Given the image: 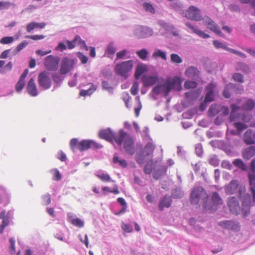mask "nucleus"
Wrapping results in <instances>:
<instances>
[{
    "instance_id": "obj_1",
    "label": "nucleus",
    "mask_w": 255,
    "mask_h": 255,
    "mask_svg": "<svg viewBox=\"0 0 255 255\" xmlns=\"http://www.w3.org/2000/svg\"><path fill=\"white\" fill-rule=\"evenodd\" d=\"M99 136L101 138L105 139L110 142H113L114 140L120 146L123 142L124 148L127 153L130 155L134 153L133 141L131 137L122 129L119 131L118 135L114 133L110 128L102 129L99 131Z\"/></svg>"
},
{
    "instance_id": "obj_2",
    "label": "nucleus",
    "mask_w": 255,
    "mask_h": 255,
    "mask_svg": "<svg viewBox=\"0 0 255 255\" xmlns=\"http://www.w3.org/2000/svg\"><path fill=\"white\" fill-rule=\"evenodd\" d=\"M255 107V101L251 99L246 100L243 103L241 107L235 104L231 105L232 111L230 115V119L231 122L236 121L239 118L238 112L243 111H250Z\"/></svg>"
},
{
    "instance_id": "obj_3",
    "label": "nucleus",
    "mask_w": 255,
    "mask_h": 255,
    "mask_svg": "<svg viewBox=\"0 0 255 255\" xmlns=\"http://www.w3.org/2000/svg\"><path fill=\"white\" fill-rule=\"evenodd\" d=\"M208 196L203 187L198 186L194 188L190 195L191 202L193 204H197L200 201L205 202Z\"/></svg>"
},
{
    "instance_id": "obj_4",
    "label": "nucleus",
    "mask_w": 255,
    "mask_h": 255,
    "mask_svg": "<svg viewBox=\"0 0 255 255\" xmlns=\"http://www.w3.org/2000/svg\"><path fill=\"white\" fill-rule=\"evenodd\" d=\"M153 29L147 26L136 25L133 27V34L139 39H143L151 36L153 35Z\"/></svg>"
},
{
    "instance_id": "obj_5",
    "label": "nucleus",
    "mask_w": 255,
    "mask_h": 255,
    "mask_svg": "<svg viewBox=\"0 0 255 255\" xmlns=\"http://www.w3.org/2000/svg\"><path fill=\"white\" fill-rule=\"evenodd\" d=\"M225 192L229 195L237 194L242 197V194L245 191L244 186L239 185L237 180H232L225 187Z\"/></svg>"
},
{
    "instance_id": "obj_6",
    "label": "nucleus",
    "mask_w": 255,
    "mask_h": 255,
    "mask_svg": "<svg viewBox=\"0 0 255 255\" xmlns=\"http://www.w3.org/2000/svg\"><path fill=\"white\" fill-rule=\"evenodd\" d=\"M133 60H129L116 65V72L123 77H127V74L130 72L133 67Z\"/></svg>"
},
{
    "instance_id": "obj_7",
    "label": "nucleus",
    "mask_w": 255,
    "mask_h": 255,
    "mask_svg": "<svg viewBox=\"0 0 255 255\" xmlns=\"http://www.w3.org/2000/svg\"><path fill=\"white\" fill-rule=\"evenodd\" d=\"M77 60L65 57L62 59L60 72L61 74H66L71 71L76 64Z\"/></svg>"
},
{
    "instance_id": "obj_8",
    "label": "nucleus",
    "mask_w": 255,
    "mask_h": 255,
    "mask_svg": "<svg viewBox=\"0 0 255 255\" xmlns=\"http://www.w3.org/2000/svg\"><path fill=\"white\" fill-rule=\"evenodd\" d=\"M185 16L188 19L195 21H201L203 18L201 15V11L198 8L194 6H190L184 12Z\"/></svg>"
},
{
    "instance_id": "obj_9",
    "label": "nucleus",
    "mask_w": 255,
    "mask_h": 255,
    "mask_svg": "<svg viewBox=\"0 0 255 255\" xmlns=\"http://www.w3.org/2000/svg\"><path fill=\"white\" fill-rule=\"evenodd\" d=\"M38 82L39 86L42 88L43 90L48 89L51 86V79L48 73L46 71L41 72L39 74Z\"/></svg>"
},
{
    "instance_id": "obj_10",
    "label": "nucleus",
    "mask_w": 255,
    "mask_h": 255,
    "mask_svg": "<svg viewBox=\"0 0 255 255\" xmlns=\"http://www.w3.org/2000/svg\"><path fill=\"white\" fill-rule=\"evenodd\" d=\"M59 61L58 57L49 55L45 58L44 65L48 71H56L58 68Z\"/></svg>"
},
{
    "instance_id": "obj_11",
    "label": "nucleus",
    "mask_w": 255,
    "mask_h": 255,
    "mask_svg": "<svg viewBox=\"0 0 255 255\" xmlns=\"http://www.w3.org/2000/svg\"><path fill=\"white\" fill-rule=\"evenodd\" d=\"M239 197L242 199V212L243 215L245 217L247 216L250 212V206L252 202V197L248 193H246V191L242 194V197Z\"/></svg>"
},
{
    "instance_id": "obj_12",
    "label": "nucleus",
    "mask_w": 255,
    "mask_h": 255,
    "mask_svg": "<svg viewBox=\"0 0 255 255\" xmlns=\"http://www.w3.org/2000/svg\"><path fill=\"white\" fill-rule=\"evenodd\" d=\"M102 146L92 140H84L77 144V148L81 151L87 150L89 148H101Z\"/></svg>"
},
{
    "instance_id": "obj_13",
    "label": "nucleus",
    "mask_w": 255,
    "mask_h": 255,
    "mask_svg": "<svg viewBox=\"0 0 255 255\" xmlns=\"http://www.w3.org/2000/svg\"><path fill=\"white\" fill-rule=\"evenodd\" d=\"M202 20L204 21V24L208 28L216 33L219 36L221 37L223 36V34L221 32L219 26L210 18L209 17H204L203 18Z\"/></svg>"
},
{
    "instance_id": "obj_14",
    "label": "nucleus",
    "mask_w": 255,
    "mask_h": 255,
    "mask_svg": "<svg viewBox=\"0 0 255 255\" xmlns=\"http://www.w3.org/2000/svg\"><path fill=\"white\" fill-rule=\"evenodd\" d=\"M166 83L169 88V92L171 90L179 91L181 89L180 78L178 76H175L170 80H168Z\"/></svg>"
},
{
    "instance_id": "obj_15",
    "label": "nucleus",
    "mask_w": 255,
    "mask_h": 255,
    "mask_svg": "<svg viewBox=\"0 0 255 255\" xmlns=\"http://www.w3.org/2000/svg\"><path fill=\"white\" fill-rule=\"evenodd\" d=\"M216 85L213 83H209L206 87V90L207 93L205 96V100L206 102H211L215 99V88Z\"/></svg>"
},
{
    "instance_id": "obj_16",
    "label": "nucleus",
    "mask_w": 255,
    "mask_h": 255,
    "mask_svg": "<svg viewBox=\"0 0 255 255\" xmlns=\"http://www.w3.org/2000/svg\"><path fill=\"white\" fill-rule=\"evenodd\" d=\"M228 205L231 211L236 215H238L240 211L239 202L235 197H230L228 199Z\"/></svg>"
},
{
    "instance_id": "obj_17",
    "label": "nucleus",
    "mask_w": 255,
    "mask_h": 255,
    "mask_svg": "<svg viewBox=\"0 0 255 255\" xmlns=\"http://www.w3.org/2000/svg\"><path fill=\"white\" fill-rule=\"evenodd\" d=\"M219 225L223 228L235 231L239 230L240 228L238 222L231 220H224L221 221L219 223Z\"/></svg>"
},
{
    "instance_id": "obj_18",
    "label": "nucleus",
    "mask_w": 255,
    "mask_h": 255,
    "mask_svg": "<svg viewBox=\"0 0 255 255\" xmlns=\"http://www.w3.org/2000/svg\"><path fill=\"white\" fill-rule=\"evenodd\" d=\"M200 74V73L198 68L194 66L189 67L185 71L186 76L196 80L199 79Z\"/></svg>"
},
{
    "instance_id": "obj_19",
    "label": "nucleus",
    "mask_w": 255,
    "mask_h": 255,
    "mask_svg": "<svg viewBox=\"0 0 255 255\" xmlns=\"http://www.w3.org/2000/svg\"><path fill=\"white\" fill-rule=\"evenodd\" d=\"M141 81L145 87H149L154 85L158 81V77L156 76L143 75Z\"/></svg>"
},
{
    "instance_id": "obj_20",
    "label": "nucleus",
    "mask_w": 255,
    "mask_h": 255,
    "mask_svg": "<svg viewBox=\"0 0 255 255\" xmlns=\"http://www.w3.org/2000/svg\"><path fill=\"white\" fill-rule=\"evenodd\" d=\"M172 202V200L171 196L168 195H165L160 200L158 205V209L160 211H163L164 208H169Z\"/></svg>"
},
{
    "instance_id": "obj_21",
    "label": "nucleus",
    "mask_w": 255,
    "mask_h": 255,
    "mask_svg": "<svg viewBox=\"0 0 255 255\" xmlns=\"http://www.w3.org/2000/svg\"><path fill=\"white\" fill-rule=\"evenodd\" d=\"M152 91L155 94L157 95L163 93L165 96H167L169 93V88H168L166 82L162 84L156 85L153 88Z\"/></svg>"
},
{
    "instance_id": "obj_22",
    "label": "nucleus",
    "mask_w": 255,
    "mask_h": 255,
    "mask_svg": "<svg viewBox=\"0 0 255 255\" xmlns=\"http://www.w3.org/2000/svg\"><path fill=\"white\" fill-rule=\"evenodd\" d=\"M27 91L28 94L32 97L38 95V92L33 78H30L27 86Z\"/></svg>"
},
{
    "instance_id": "obj_23",
    "label": "nucleus",
    "mask_w": 255,
    "mask_h": 255,
    "mask_svg": "<svg viewBox=\"0 0 255 255\" xmlns=\"http://www.w3.org/2000/svg\"><path fill=\"white\" fill-rule=\"evenodd\" d=\"M185 25L188 27L190 29H191L192 32L197 35H198L200 37L203 38H208L210 37V35L205 33L204 31L199 30L198 29L197 27L193 25L190 22H186Z\"/></svg>"
},
{
    "instance_id": "obj_24",
    "label": "nucleus",
    "mask_w": 255,
    "mask_h": 255,
    "mask_svg": "<svg viewBox=\"0 0 255 255\" xmlns=\"http://www.w3.org/2000/svg\"><path fill=\"white\" fill-rule=\"evenodd\" d=\"M234 125L238 130V131L235 130H231L230 131L231 134L229 135V136H235V135H237L240 136V132L248 128V126L246 124L241 122H236L234 123Z\"/></svg>"
},
{
    "instance_id": "obj_25",
    "label": "nucleus",
    "mask_w": 255,
    "mask_h": 255,
    "mask_svg": "<svg viewBox=\"0 0 255 255\" xmlns=\"http://www.w3.org/2000/svg\"><path fill=\"white\" fill-rule=\"evenodd\" d=\"M255 155V146H250L245 148L242 152L243 157L249 160Z\"/></svg>"
},
{
    "instance_id": "obj_26",
    "label": "nucleus",
    "mask_w": 255,
    "mask_h": 255,
    "mask_svg": "<svg viewBox=\"0 0 255 255\" xmlns=\"http://www.w3.org/2000/svg\"><path fill=\"white\" fill-rule=\"evenodd\" d=\"M68 218L72 224L74 226L82 228L84 225V222L83 221L81 220L80 218H76L73 215L70 213L68 214Z\"/></svg>"
},
{
    "instance_id": "obj_27",
    "label": "nucleus",
    "mask_w": 255,
    "mask_h": 255,
    "mask_svg": "<svg viewBox=\"0 0 255 255\" xmlns=\"http://www.w3.org/2000/svg\"><path fill=\"white\" fill-rule=\"evenodd\" d=\"M243 139L246 144H252L255 143L254 135L251 130L249 129L246 131L244 135Z\"/></svg>"
},
{
    "instance_id": "obj_28",
    "label": "nucleus",
    "mask_w": 255,
    "mask_h": 255,
    "mask_svg": "<svg viewBox=\"0 0 255 255\" xmlns=\"http://www.w3.org/2000/svg\"><path fill=\"white\" fill-rule=\"evenodd\" d=\"M227 138L228 139V144L229 146L232 148L239 145L240 144L241 140L240 137L236 136H229V134H227Z\"/></svg>"
},
{
    "instance_id": "obj_29",
    "label": "nucleus",
    "mask_w": 255,
    "mask_h": 255,
    "mask_svg": "<svg viewBox=\"0 0 255 255\" xmlns=\"http://www.w3.org/2000/svg\"><path fill=\"white\" fill-rule=\"evenodd\" d=\"M64 74H61V72L55 73L52 75V80L56 84V86H54V88L55 89L57 87L59 86L62 83L63 80L64 79Z\"/></svg>"
},
{
    "instance_id": "obj_30",
    "label": "nucleus",
    "mask_w": 255,
    "mask_h": 255,
    "mask_svg": "<svg viewBox=\"0 0 255 255\" xmlns=\"http://www.w3.org/2000/svg\"><path fill=\"white\" fill-rule=\"evenodd\" d=\"M117 48L115 46L114 42L110 43L107 46L105 50V55L109 58H112L114 54L116 53Z\"/></svg>"
},
{
    "instance_id": "obj_31",
    "label": "nucleus",
    "mask_w": 255,
    "mask_h": 255,
    "mask_svg": "<svg viewBox=\"0 0 255 255\" xmlns=\"http://www.w3.org/2000/svg\"><path fill=\"white\" fill-rule=\"evenodd\" d=\"M147 70V67L143 64H138L136 67L134 77L136 79H138L140 76Z\"/></svg>"
},
{
    "instance_id": "obj_32",
    "label": "nucleus",
    "mask_w": 255,
    "mask_h": 255,
    "mask_svg": "<svg viewBox=\"0 0 255 255\" xmlns=\"http://www.w3.org/2000/svg\"><path fill=\"white\" fill-rule=\"evenodd\" d=\"M89 85H90V87L87 90H81L80 93L81 96L84 97L86 96H90L96 90L97 88L96 85H94L92 83H90Z\"/></svg>"
},
{
    "instance_id": "obj_33",
    "label": "nucleus",
    "mask_w": 255,
    "mask_h": 255,
    "mask_svg": "<svg viewBox=\"0 0 255 255\" xmlns=\"http://www.w3.org/2000/svg\"><path fill=\"white\" fill-rule=\"evenodd\" d=\"M235 85L233 83L227 84L223 91V96L226 98H229L231 97V92L235 89Z\"/></svg>"
},
{
    "instance_id": "obj_34",
    "label": "nucleus",
    "mask_w": 255,
    "mask_h": 255,
    "mask_svg": "<svg viewBox=\"0 0 255 255\" xmlns=\"http://www.w3.org/2000/svg\"><path fill=\"white\" fill-rule=\"evenodd\" d=\"M249 179L253 198L254 200H255V175L250 173L249 174Z\"/></svg>"
},
{
    "instance_id": "obj_35",
    "label": "nucleus",
    "mask_w": 255,
    "mask_h": 255,
    "mask_svg": "<svg viewBox=\"0 0 255 255\" xmlns=\"http://www.w3.org/2000/svg\"><path fill=\"white\" fill-rule=\"evenodd\" d=\"M95 175L104 182H109L111 180V178L110 176L107 173H105L104 171H97L95 173Z\"/></svg>"
},
{
    "instance_id": "obj_36",
    "label": "nucleus",
    "mask_w": 255,
    "mask_h": 255,
    "mask_svg": "<svg viewBox=\"0 0 255 255\" xmlns=\"http://www.w3.org/2000/svg\"><path fill=\"white\" fill-rule=\"evenodd\" d=\"M157 23L159 25L167 31L172 32V31L174 29V27L172 24L166 22L163 20H159Z\"/></svg>"
},
{
    "instance_id": "obj_37",
    "label": "nucleus",
    "mask_w": 255,
    "mask_h": 255,
    "mask_svg": "<svg viewBox=\"0 0 255 255\" xmlns=\"http://www.w3.org/2000/svg\"><path fill=\"white\" fill-rule=\"evenodd\" d=\"M233 164L237 167L243 171H247L248 166L244 163L241 159L237 158L233 161Z\"/></svg>"
},
{
    "instance_id": "obj_38",
    "label": "nucleus",
    "mask_w": 255,
    "mask_h": 255,
    "mask_svg": "<svg viewBox=\"0 0 255 255\" xmlns=\"http://www.w3.org/2000/svg\"><path fill=\"white\" fill-rule=\"evenodd\" d=\"M130 57V53L129 51L124 49L117 52L116 59H121L124 58H129Z\"/></svg>"
},
{
    "instance_id": "obj_39",
    "label": "nucleus",
    "mask_w": 255,
    "mask_h": 255,
    "mask_svg": "<svg viewBox=\"0 0 255 255\" xmlns=\"http://www.w3.org/2000/svg\"><path fill=\"white\" fill-rule=\"evenodd\" d=\"M154 148V145L151 142H149L145 146L143 151V153L145 154L146 156H148L152 153Z\"/></svg>"
},
{
    "instance_id": "obj_40",
    "label": "nucleus",
    "mask_w": 255,
    "mask_h": 255,
    "mask_svg": "<svg viewBox=\"0 0 255 255\" xmlns=\"http://www.w3.org/2000/svg\"><path fill=\"white\" fill-rule=\"evenodd\" d=\"M142 7L146 12L151 14L155 13V9L153 5L149 2H143Z\"/></svg>"
},
{
    "instance_id": "obj_41",
    "label": "nucleus",
    "mask_w": 255,
    "mask_h": 255,
    "mask_svg": "<svg viewBox=\"0 0 255 255\" xmlns=\"http://www.w3.org/2000/svg\"><path fill=\"white\" fill-rule=\"evenodd\" d=\"M152 56L153 58L160 57L165 60H166L167 59L166 52L164 51H162L159 49H155V50L154 51V52L152 54Z\"/></svg>"
},
{
    "instance_id": "obj_42",
    "label": "nucleus",
    "mask_w": 255,
    "mask_h": 255,
    "mask_svg": "<svg viewBox=\"0 0 255 255\" xmlns=\"http://www.w3.org/2000/svg\"><path fill=\"white\" fill-rule=\"evenodd\" d=\"M183 195V192L179 188L174 189L171 192V196L173 198H181Z\"/></svg>"
},
{
    "instance_id": "obj_43",
    "label": "nucleus",
    "mask_w": 255,
    "mask_h": 255,
    "mask_svg": "<svg viewBox=\"0 0 255 255\" xmlns=\"http://www.w3.org/2000/svg\"><path fill=\"white\" fill-rule=\"evenodd\" d=\"M212 199L214 204L215 205H221L223 203L222 199L216 192L213 193L212 195Z\"/></svg>"
},
{
    "instance_id": "obj_44",
    "label": "nucleus",
    "mask_w": 255,
    "mask_h": 255,
    "mask_svg": "<svg viewBox=\"0 0 255 255\" xmlns=\"http://www.w3.org/2000/svg\"><path fill=\"white\" fill-rule=\"evenodd\" d=\"M28 42L26 40H24L22 42L18 44L15 49L12 52V54L11 56L16 55L18 52L25 47L28 45Z\"/></svg>"
},
{
    "instance_id": "obj_45",
    "label": "nucleus",
    "mask_w": 255,
    "mask_h": 255,
    "mask_svg": "<svg viewBox=\"0 0 255 255\" xmlns=\"http://www.w3.org/2000/svg\"><path fill=\"white\" fill-rule=\"evenodd\" d=\"M237 115H238L239 118L238 119H237L236 120L234 121V122H236L238 120L241 119L242 121H243L244 122H245L246 123H249V122H251L252 118V115L249 113L244 114L243 115H240V112H238V114H237Z\"/></svg>"
},
{
    "instance_id": "obj_46",
    "label": "nucleus",
    "mask_w": 255,
    "mask_h": 255,
    "mask_svg": "<svg viewBox=\"0 0 255 255\" xmlns=\"http://www.w3.org/2000/svg\"><path fill=\"white\" fill-rule=\"evenodd\" d=\"M220 112L219 107L216 105H212L209 109V115L210 116L214 117Z\"/></svg>"
},
{
    "instance_id": "obj_47",
    "label": "nucleus",
    "mask_w": 255,
    "mask_h": 255,
    "mask_svg": "<svg viewBox=\"0 0 255 255\" xmlns=\"http://www.w3.org/2000/svg\"><path fill=\"white\" fill-rule=\"evenodd\" d=\"M213 44L214 46L217 48H222L227 51H228V49L230 48L227 47L226 44L225 42H221L217 40H214Z\"/></svg>"
},
{
    "instance_id": "obj_48",
    "label": "nucleus",
    "mask_w": 255,
    "mask_h": 255,
    "mask_svg": "<svg viewBox=\"0 0 255 255\" xmlns=\"http://www.w3.org/2000/svg\"><path fill=\"white\" fill-rule=\"evenodd\" d=\"M102 87L103 89L107 91L110 94H113L114 89L106 81L102 82Z\"/></svg>"
},
{
    "instance_id": "obj_49",
    "label": "nucleus",
    "mask_w": 255,
    "mask_h": 255,
    "mask_svg": "<svg viewBox=\"0 0 255 255\" xmlns=\"http://www.w3.org/2000/svg\"><path fill=\"white\" fill-rule=\"evenodd\" d=\"M113 162L114 163H118L122 167L125 168L127 166L128 163L125 159H120L117 156H114L113 158Z\"/></svg>"
},
{
    "instance_id": "obj_50",
    "label": "nucleus",
    "mask_w": 255,
    "mask_h": 255,
    "mask_svg": "<svg viewBox=\"0 0 255 255\" xmlns=\"http://www.w3.org/2000/svg\"><path fill=\"white\" fill-rule=\"evenodd\" d=\"M75 40H77V44L81 48H84L86 50H88V47L86 45L85 42L81 39L79 35L75 36Z\"/></svg>"
},
{
    "instance_id": "obj_51",
    "label": "nucleus",
    "mask_w": 255,
    "mask_h": 255,
    "mask_svg": "<svg viewBox=\"0 0 255 255\" xmlns=\"http://www.w3.org/2000/svg\"><path fill=\"white\" fill-rule=\"evenodd\" d=\"M152 160L148 161L145 164L144 167V172L146 174H150L152 171Z\"/></svg>"
},
{
    "instance_id": "obj_52",
    "label": "nucleus",
    "mask_w": 255,
    "mask_h": 255,
    "mask_svg": "<svg viewBox=\"0 0 255 255\" xmlns=\"http://www.w3.org/2000/svg\"><path fill=\"white\" fill-rule=\"evenodd\" d=\"M171 61L176 64L181 63L183 61L182 58L177 54L172 53L170 55Z\"/></svg>"
},
{
    "instance_id": "obj_53",
    "label": "nucleus",
    "mask_w": 255,
    "mask_h": 255,
    "mask_svg": "<svg viewBox=\"0 0 255 255\" xmlns=\"http://www.w3.org/2000/svg\"><path fill=\"white\" fill-rule=\"evenodd\" d=\"M137 55L141 59L144 60L146 59L148 52L146 49H142L136 52Z\"/></svg>"
},
{
    "instance_id": "obj_54",
    "label": "nucleus",
    "mask_w": 255,
    "mask_h": 255,
    "mask_svg": "<svg viewBox=\"0 0 255 255\" xmlns=\"http://www.w3.org/2000/svg\"><path fill=\"white\" fill-rule=\"evenodd\" d=\"M117 201L118 203H120L123 206L121 211H120L119 213H118V214H120L121 213H124L126 208H127V205L125 199L123 198L120 197L118 198Z\"/></svg>"
},
{
    "instance_id": "obj_55",
    "label": "nucleus",
    "mask_w": 255,
    "mask_h": 255,
    "mask_svg": "<svg viewBox=\"0 0 255 255\" xmlns=\"http://www.w3.org/2000/svg\"><path fill=\"white\" fill-rule=\"evenodd\" d=\"M51 173L53 175V180L56 181H59L61 179V175L57 169L55 168L51 170Z\"/></svg>"
},
{
    "instance_id": "obj_56",
    "label": "nucleus",
    "mask_w": 255,
    "mask_h": 255,
    "mask_svg": "<svg viewBox=\"0 0 255 255\" xmlns=\"http://www.w3.org/2000/svg\"><path fill=\"white\" fill-rule=\"evenodd\" d=\"M184 86L187 89H194L197 86V83L195 81H186L184 83Z\"/></svg>"
},
{
    "instance_id": "obj_57",
    "label": "nucleus",
    "mask_w": 255,
    "mask_h": 255,
    "mask_svg": "<svg viewBox=\"0 0 255 255\" xmlns=\"http://www.w3.org/2000/svg\"><path fill=\"white\" fill-rule=\"evenodd\" d=\"M14 41V37L12 36H5L0 40V43L7 44L12 43Z\"/></svg>"
},
{
    "instance_id": "obj_58",
    "label": "nucleus",
    "mask_w": 255,
    "mask_h": 255,
    "mask_svg": "<svg viewBox=\"0 0 255 255\" xmlns=\"http://www.w3.org/2000/svg\"><path fill=\"white\" fill-rule=\"evenodd\" d=\"M12 5H13V4L9 1H0V10L3 9H7L10 7V6Z\"/></svg>"
},
{
    "instance_id": "obj_59",
    "label": "nucleus",
    "mask_w": 255,
    "mask_h": 255,
    "mask_svg": "<svg viewBox=\"0 0 255 255\" xmlns=\"http://www.w3.org/2000/svg\"><path fill=\"white\" fill-rule=\"evenodd\" d=\"M139 84L137 82L135 81L133 83L130 92L133 95H136L138 92Z\"/></svg>"
},
{
    "instance_id": "obj_60",
    "label": "nucleus",
    "mask_w": 255,
    "mask_h": 255,
    "mask_svg": "<svg viewBox=\"0 0 255 255\" xmlns=\"http://www.w3.org/2000/svg\"><path fill=\"white\" fill-rule=\"evenodd\" d=\"M25 85V80H22L19 79L18 82L16 84L15 89L18 92H20L23 88Z\"/></svg>"
},
{
    "instance_id": "obj_61",
    "label": "nucleus",
    "mask_w": 255,
    "mask_h": 255,
    "mask_svg": "<svg viewBox=\"0 0 255 255\" xmlns=\"http://www.w3.org/2000/svg\"><path fill=\"white\" fill-rule=\"evenodd\" d=\"M77 56L80 60L82 64H86L87 62L88 58L87 56L84 55L83 53L78 52L77 53Z\"/></svg>"
},
{
    "instance_id": "obj_62",
    "label": "nucleus",
    "mask_w": 255,
    "mask_h": 255,
    "mask_svg": "<svg viewBox=\"0 0 255 255\" xmlns=\"http://www.w3.org/2000/svg\"><path fill=\"white\" fill-rule=\"evenodd\" d=\"M209 162L211 165H212L214 166H217L219 164V160L218 159L217 156H214L211 157L209 159Z\"/></svg>"
},
{
    "instance_id": "obj_63",
    "label": "nucleus",
    "mask_w": 255,
    "mask_h": 255,
    "mask_svg": "<svg viewBox=\"0 0 255 255\" xmlns=\"http://www.w3.org/2000/svg\"><path fill=\"white\" fill-rule=\"evenodd\" d=\"M195 153L198 156H201L203 154L202 146L201 144H197L195 146Z\"/></svg>"
},
{
    "instance_id": "obj_64",
    "label": "nucleus",
    "mask_w": 255,
    "mask_h": 255,
    "mask_svg": "<svg viewBox=\"0 0 255 255\" xmlns=\"http://www.w3.org/2000/svg\"><path fill=\"white\" fill-rule=\"evenodd\" d=\"M122 228L124 231L127 233H130L132 231V226L129 224L123 223L122 225Z\"/></svg>"
}]
</instances>
